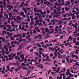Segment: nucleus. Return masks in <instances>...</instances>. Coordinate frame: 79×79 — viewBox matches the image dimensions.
Segmentation results:
<instances>
[{
  "instance_id": "f257e3e1",
  "label": "nucleus",
  "mask_w": 79,
  "mask_h": 79,
  "mask_svg": "<svg viewBox=\"0 0 79 79\" xmlns=\"http://www.w3.org/2000/svg\"><path fill=\"white\" fill-rule=\"evenodd\" d=\"M59 31V32H58V34H61V32H62V31H61V29L59 28L58 29Z\"/></svg>"
},
{
  "instance_id": "f03ea898",
  "label": "nucleus",
  "mask_w": 79,
  "mask_h": 79,
  "mask_svg": "<svg viewBox=\"0 0 79 79\" xmlns=\"http://www.w3.org/2000/svg\"><path fill=\"white\" fill-rule=\"evenodd\" d=\"M69 76H70V77H74V75L72 74L70 72L69 73Z\"/></svg>"
},
{
  "instance_id": "7ed1b4c3",
  "label": "nucleus",
  "mask_w": 79,
  "mask_h": 79,
  "mask_svg": "<svg viewBox=\"0 0 79 79\" xmlns=\"http://www.w3.org/2000/svg\"><path fill=\"white\" fill-rule=\"evenodd\" d=\"M71 77L68 76L67 77V78H66L65 79H74V78H71Z\"/></svg>"
},
{
  "instance_id": "20e7f679",
  "label": "nucleus",
  "mask_w": 79,
  "mask_h": 79,
  "mask_svg": "<svg viewBox=\"0 0 79 79\" xmlns=\"http://www.w3.org/2000/svg\"><path fill=\"white\" fill-rule=\"evenodd\" d=\"M69 56H68L66 58V59H67L66 60V61H69Z\"/></svg>"
},
{
  "instance_id": "39448f33",
  "label": "nucleus",
  "mask_w": 79,
  "mask_h": 79,
  "mask_svg": "<svg viewBox=\"0 0 79 79\" xmlns=\"http://www.w3.org/2000/svg\"><path fill=\"white\" fill-rule=\"evenodd\" d=\"M20 57L22 59H24V54H23L22 55L20 56Z\"/></svg>"
},
{
  "instance_id": "423d86ee",
  "label": "nucleus",
  "mask_w": 79,
  "mask_h": 79,
  "mask_svg": "<svg viewBox=\"0 0 79 79\" xmlns=\"http://www.w3.org/2000/svg\"><path fill=\"white\" fill-rule=\"evenodd\" d=\"M35 23H36L37 25H39V20H37L35 21Z\"/></svg>"
},
{
  "instance_id": "0eeeda50",
  "label": "nucleus",
  "mask_w": 79,
  "mask_h": 79,
  "mask_svg": "<svg viewBox=\"0 0 79 79\" xmlns=\"http://www.w3.org/2000/svg\"><path fill=\"white\" fill-rule=\"evenodd\" d=\"M34 21H31L30 23V25H34Z\"/></svg>"
},
{
  "instance_id": "6e6552de",
  "label": "nucleus",
  "mask_w": 79,
  "mask_h": 79,
  "mask_svg": "<svg viewBox=\"0 0 79 79\" xmlns=\"http://www.w3.org/2000/svg\"><path fill=\"white\" fill-rule=\"evenodd\" d=\"M4 16L7 19H8V16L7 14H4Z\"/></svg>"
},
{
  "instance_id": "1a4fd4ad",
  "label": "nucleus",
  "mask_w": 79,
  "mask_h": 79,
  "mask_svg": "<svg viewBox=\"0 0 79 79\" xmlns=\"http://www.w3.org/2000/svg\"><path fill=\"white\" fill-rule=\"evenodd\" d=\"M57 42V40H56L55 39L53 40H52L50 41V42Z\"/></svg>"
},
{
  "instance_id": "9d476101",
  "label": "nucleus",
  "mask_w": 79,
  "mask_h": 79,
  "mask_svg": "<svg viewBox=\"0 0 79 79\" xmlns=\"http://www.w3.org/2000/svg\"><path fill=\"white\" fill-rule=\"evenodd\" d=\"M60 67H58V69L55 72V73H58V72H59V71H60V69L59 68Z\"/></svg>"
},
{
  "instance_id": "9b49d317",
  "label": "nucleus",
  "mask_w": 79,
  "mask_h": 79,
  "mask_svg": "<svg viewBox=\"0 0 79 79\" xmlns=\"http://www.w3.org/2000/svg\"><path fill=\"white\" fill-rule=\"evenodd\" d=\"M9 17H10V18H11V17L12 16V13L11 12L9 13Z\"/></svg>"
},
{
  "instance_id": "f8f14e48",
  "label": "nucleus",
  "mask_w": 79,
  "mask_h": 79,
  "mask_svg": "<svg viewBox=\"0 0 79 79\" xmlns=\"http://www.w3.org/2000/svg\"><path fill=\"white\" fill-rule=\"evenodd\" d=\"M23 45L22 44H21L20 45H19V47L20 48H23L24 47V46L22 47Z\"/></svg>"
},
{
  "instance_id": "ddd939ff",
  "label": "nucleus",
  "mask_w": 79,
  "mask_h": 79,
  "mask_svg": "<svg viewBox=\"0 0 79 79\" xmlns=\"http://www.w3.org/2000/svg\"><path fill=\"white\" fill-rule=\"evenodd\" d=\"M72 58H76V55H74V54H72L71 56Z\"/></svg>"
},
{
  "instance_id": "4468645a",
  "label": "nucleus",
  "mask_w": 79,
  "mask_h": 79,
  "mask_svg": "<svg viewBox=\"0 0 79 79\" xmlns=\"http://www.w3.org/2000/svg\"><path fill=\"white\" fill-rule=\"evenodd\" d=\"M65 44V46H68V45H70V43H67Z\"/></svg>"
},
{
  "instance_id": "2eb2a0df",
  "label": "nucleus",
  "mask_w": 79,
  "mask_h": 79,
  "mask_svg": "<svg viewBox=\"0 0 79 79\" xmlns=\"http://www.w3.org/2000/svg\"><path fill=\"white\" fill-rule=\"evenodd\" d=\"M24 27H25V26L22 25L21 30H22V31L24 30Z\"/></svg>"
},
{
  "instance_id": "dca6fc26",
  "label": "nucleus",
  "mask_w": 79,
  "mask_h": 79,
  "mask_svg": "<svg viewBox=\"0 0 79 79\" xmlns=\"http://www.w3.org/2000/svg\"><path fill=\"white\" fill-rule=\"evenodd\" d=\"M9 64H9V66H11V65H13L14 64V62H13V63H10Z\"/></svg>"
},
{
  "instance_id": "f3484780",
  "label": "nucleus",
  "mask_w": 79,
  "mask_h": 79,
  "mask_svg": "<svg viewBox=\"0 0 79 79\" xmlns=\"http://www.w3.org/2000/svg\"><path fill=\"white\" fill-rule=\"evenodd\" d=\"M45 31H46V32H49V30L47 28L45 29Z\"/></svg>"
},
{
  "instance_id": "a211bd4d",
  "label": "nucleus",
  "mask_w": 79,
  "mask_h": 79,
  "mask_svg": "<svg viewBox=\"0 0 79 79\" xmlns=\"http://www.w3.org/2000/svg\"><path fill=\"white\" fill-rule=\"evenodd\" d=\"M37 8L35 7L34 9V12H37Z\"/></svg>"
},
{
  "instance_id": "6ab92c4d",
  "label": "nucleus",
  "mask_w": 79,
  "mask_h": 79,
  "mask_svg": "<svg viewBox=\"0 0 79 79\" xmlns=\"http://www.w3.org/2000/svg\"><path fill=\"white\" fill-rule=\"evenodd\" d=\"M22 37H26V33H23L22 34Z\"/></svg>"
},
{
  "instance_id": "aec40b11",
  "label": "nucleus",
  "mask_w": 79,
  "mask_h": 79,
  "mask_svg": "<svg viewBox=\"0 0 79 79\" xmlns=\"http://www.w3.org/2000/svg\"><path fill=\"white\" fill-rule=\"evenodd\" d=\"M27 67H23L22 68V69H24V70H26V69H27Z\"/></svg>"
},
{
  "instance_id": "412c9836",
  "label": "nucleus",
  "mask_w": 79,
  "mask_h": 79,
  "mask_svg": "<svg viewBox=\"0 0 79 79\" xmlns=\"http://www.w3.org/2000/svg\"><path fill=\"white\" fill-rule=\"evenodd\" d=\"M73 29V27H69V28H68L67 29V30L68 31H69V30H72Z\"/></svg>"
},
{
  "instance_id": "4be33fe9",
  "label": "nucleus",
  "mask_w": 79,
  "mask_h": 79,
  "mask_svg": "<svg viewBox=\"0 0 79 79\" xmlns=\"http://www.w3.org/2000/svg\"><path fill=\"white\" fill-rule=\"evenodd\" d=\"M44 64H46L47 65H50V63L49 62H46V63H45Z\"/></svg>"
},
{
  "instance_id": "5701e85b",
  "label": "nucleus",
  "mask_w": 79,
  "mask_h": 79,
  "mask_svg": "<svg viewBox=\"0 0 79 79\" xmlns=\"http://www.w3.org/2000/svg\"><path fill=\"white\" fill-rule=\"evenodd\" d=\"M24 15V13L23 12H21L20 14V15H22V16H23V15Z\"/></svg>"
},
{
  "instance_id": "b1692460",
  "label": "nucleus",
  "mask_w": 79,
  "mask_h": 79,
  "mask_svg": "<svg viewBox=\"0 0 79 79\" xmlns=\"http://www.w3.org/2000/svg\"><path fill=\"white\" fill-rule=\"evenodd\" d=\"M66 34V32L65 31H64L61 33V34Z\"/></svg>"
},
{
  "instance_id": "393cba45",
  "label": "nucleus",
  "mask_w": 79,
  "mask_h": 79,
  "mask_svg": "<svg viewBox=\"0 0 79 79\" xmlns=\"http://www.w3.org/2000/svg\"><path fill=\"white\" fill-rule=\"evenodd\" d=\"M23 39H20L18 41V42H22V41H23Z\"/></svg>"
},
{
  "instance_id": "a878e982",
  "label": "nucleus",
  "mask_w": 79,
  "mask_h": 79,
  "mask_svg": "<svg viewBox=\"0 0 79 79\" xmlns=\"http://www.w3.org/2000/svg\"><path fill=\"white\" fill-rule=\"evenodd\" d=\"M72 13H74V14H76V11L75 10H72Z\"/></svg>"
},
{
  "instance_id": "bb28decb",
  "label": "nucleus",
  "mask_w": 79,
  "mask_h": 79,
  "mask_svg": "<svg viewBox=\"0 0 79 79\" xmlns=\"http://www.w3.org/2000/svg\"><path fill=\"white\" fill-rule=\"evenodd\" d=\"M68 32H69V33L68 34H67L68 35H69V34H70L71 33H72V31H68Z\"/></svg>"
},
{
  "instance_id": "cd10ccee",
  "label": "nucleus",
  "mask_w": 79,
  "mask_h": 79,
  "mask_svg": "<svg viewBox=\"0 0 79 79\" xmlns=\"http://www.w3.org/2000/svg\"><path fill=\"white\" fill-rule=\"evenodd\" d=\"M24 63H27V59L26 58H25L24 59Z\"/></svg>"
},
{
  "instance_id": "c85d7f7f",
  "label": "nucleus",
  "mask_w": 79,
  "mask_h": 79,
  "mask_svg": "<svg viewBox=\"0 0 79 79\" xmlns=\"http://www.w3.org/2000/svg\"><path fill=\"white\" fill-rule=\"evenodd\" d=\"M13 11H15V13H17L18 11L17 10H16L15 9H13Z\"/></svg>"
},
{
  "instance_id": "c756f323",
  "label": "nucleus",
  "mask_w": 79,
  "mask_h": 79,
  "mask_svg": "<svg viewBox=\"0 0 79 79\" xmlns=\"http://www.w3.org/2000/svg\"><path fill=\"white\" fill-rule=\"evenodd\" d=\"M50 2H48L47 3V6H49V5H50Z\"/></svg>"
},
{
  "instance_id": "7c9ffc66",
  "label": "nucleus",
  "mask_w": 79,
  "mask_h": 79,
  "mask_svg": "<svg viewBox=\"0 0 79 79\" xmlns=\"http://www.w3.org/2000/svg\"><path fill=\"white\" fill-rule=\"evenodd\" d=\"M22 35V34L20 33V34H18L17 36L18 37H19V36H21Z\"/></svg>"
},
{
  "instance_id": "2f4dec72",
  "label": "nucleus",
  "mask_w": 79,
  "mask_h": 79,
  "mask_svg": "<svg viewBox=\"0 0 79 79\" xmlns=\"http://www.w3.org/2000/svg\"><path fill=\"white\" fill-rule=\"evenodd\" d=\"M25 12V14H27V10H24Z\"/></svg>"
},
{
  "instance_id": "473e14b6",
  "label": "nucleus",
  "mask_w": 79,
  "mask_h": 79,
  "mask_svg": "<svg viewBox=\"0 0 79 79\" xmlns=\"http://www.w3.org/2000/svg\"><path fill=\"white\" fill-rule=\"evenodd\" d=\"M75 44L76 45H79V42H77L75 43Z\"/></svg>"
},
{
  "instance_id": "72a5a7b5",
  "label": "nucleus",
  "mask_w": 79,
  "mask_h": 79,
  "mask_svg": "<svg viewBox=\"0 0 79 79\" xmlns=\"http://www.w3.org/2000/svg\"><path fill=\"white\" fill-rule=\"evenodd\" d=\"M65 10H66V11H68V10H69V9H68V7H66L65 8Z\"/></svg>"
},
{
  "instance_id": "f704fd0d",
  "label": "nucleus",
  "mask_w": 79,
  "mask_h": 79,
  "mask_svg": "<svg viewBox=\"0 0 79 79\" xmlns=\"http://www.w3.org/2000/svg\"><path fill=\"white\" fill-rule=\"evenodd\" d=\"M66 54L64 55L63 58H62V59H63V58H66Z\"/></svg>"
},
{
  "instance_id": "c9c22d12",
  "label": "nucleus",
  "mask_w": 79,
  "mask_h": 79,
  "mask_svg": "<svg viewBox=\"0 0 79 79\" xmlns=\"http://www.w3.org/2000/svg\"><path fill=\"white\" fill-rule=\"evenodd\" d=\"M69 72H67L66 73V76H68V75H69Z\"/></svg>"
},
{
  "instance_id": "e433bc0d",
  "label": "nucleus",
  "mask_w": 79,
  "mask_h": 79,
  "mask_svg": "<svg viewBox=\"0 0 79 79\" xmlns=\"http://www.w3.org/2000/svg\"><path fill=\"white\" fill-rule=\"evenodd\" d=\"M61 2H60L59 3V4H58V6H61Z\"/></svg>"
},
{
  "instance_id": "4c0bfd02",
  "label": "nucleus",
  "mask_w": 79,
  "mask_h": 79,
  "mask_svg": "<svg viewBox=\"0 0 79 79\" xmlns=\"http://www.w3.org/2000/svg\"><path fill=\"white\" fill-rule=\"evenodd\" d=\"M6 6H7V8H9L10 7H11V5H7Z\"/></svg>"
},
{
  "instance_id": "58836bf2",
  "label": "nucleus",
  "mask_w": 79,
  "mask_h": 79,
  "mask_svg": "<svg viewBox=\"0 0 79 79\" xmlns=\"http://www.w3.org/2000/svg\"><path fill=\"white\" fill-rule=\"evenodd\" d=\"M49 50H52V49H53V47L51 48V47H49L48 48Z\"/></svg>"
},
{
  "instance_id": "ea45409f",
  "label": "nucleus",
  "mask_w": 79,
  "mask_h": 79,
  "mask_svg": "<svg viewBox=\"0 0 79 79\" xmlns=\"http://www.w3.org/2000/svg\"><path fill=\"white\" fill-rule=\"evenodd\" d=\"M22 68V66H19L18 68V69L19 70L21 69V68Z\"/></svg>"
},
{
  "instance_id": "a19ab883",
  "label": "nucleus",
  "mask_w": 79,
  "mask_h": 79,
  "mask_svg": "<svg viewBox=\"0 0 79 79\" xmlns=\"http://www.w3.org/2000/svg\"><path fill=\"white\" fill-rule=\"evenodd\" d=\"M25 27L26 28H27V29H28V28H29V25H26L25 26Z\"/></svg>"
},
{
  "instance_id": "79ce46f5",
  "label": "nucleus",
  "mask_w": 79,
  "mask_h": 79,
  "mask_svg": "<svg viewBox=\"0 0 79 79\" xmlns=\"http://www.w3.org/2000/svg\"><path fill=\"white\" fill-rule=\"evenodd\" d=\"M2 73L3 74H5V72H4V70H2L1 71Z\"/></svg>"
},
{
  "instance_id": "37998d69",
  "label": "nucleus",
  "mask_w": 79,
  "mask_h": 79,
  "mask_svg": "<svg viewBox=\"0 0 79 79\" xmlns=\"http://www.w3.org/2000/svg\"><path fill=\"white\" fill-rule=\"evenodd\" d=\"M63 15H62V16H63L64 18H66V14H63Z\"/></svg>"
},
{
  "instance_id": "c03bdc74",
  "label": "nucleus",
  "mask_w": 79,
  "mask_h": 79,
  "mask_svg": "<svg viewBox=\"0 0 79 79\" xmlns=\"http://www.w3.org/2000/svg\"><path fill=\"white\" fill-rule=\"evenodd\" d=\"M28 6V3H27L23 5L24 6Z\"/></svg>"
},
{
  "instance_id": "a18cd8bd",
  "label": "nucleus",
  "mask_w": 79,
  "mask_h": 79,
  "mask_svg": "<svg viewBox=\"0 0 79 79\" xmlns=\"http://www.w3.org/2000/svg\"><path fill=\"white\" fill-rule=\"evenodd\" d=\"M72 38H73V37L72 36H70L69 37V40H71V39Z\"/></svg>"
},
{
  "instance_id": "49530a36",
  "label": "nucleus",
  "mask_w": 79,
  "mask_h": 79,
  "mask_svg": "<svg viewBox=\"0 0 79 79\" xmlns=\"http://www.w3.org/2000/svg\"><path fill=\"white\" fill-rule=\"evenodd\" d=\"M16 55V53L14 54H13L12 56L14 57H15V56Z\"/></svg>"
},
{
  "instance_id": "de8ad7c7",
  "label": "nucleus",
  "mask_w": 79,
  "mask_h": 79,
  "mask_svg": "<svg viewBox=\"0 0 79 79\" xmlns=\"http://www.w3.org/2000/svg\"><path fill=\"white\" fill-rule=\"evenodd\" d=\"M39 19V18L37 16L36 17H35V19L36 20L37 19Z\"/></svg>"
},
{
  "instance_id": "09e8293b",
  "label": "nucleus",
  "mask_w": 79,
  "mask_h": 79,
  "mask_svg": "<svg viewBox=\"0 0 79 79\" xmlns=\"http://www.w3.org/2000/svg\"><path fill=\"white\" fill-rule=\"evenodd\" d=\"M35 64H36L35 65L37 66V64H39V62H37V63H35Z\"/></svg>"
},
{
  "instance_id": "8fccbe9b",
  "label": "nucleus",
  "mask_w": 79,
  "mask_h": 79,
  "mask_svg": "<svg viewBox=\"0 0 79 79\" xmlns=\"http://www.w3.org/2000/svg\"><path fill=\"white\" fill-rule=\"evenodd\" d=\"M60 39H63V36H60Z\"/></svg>"
},
{
  "instance_id": "3c124183",
  "label": "nucleus",
  "mask_w": 79,
  "mask_h": 79,
  "mask_svg": "<svg viewBox=\"0 0 79 79\" xmlns=\"http://www.w3.org/2000/svg\"><path fill=\"white\" fill-rule=\"evenodd\" d=\"M41 1V0H37L36 1V2L37 3V2H40Z\"/></svg>"
},
{
  "instance_id": "603ef678",
  "label": "nucleus",
  "mask_w": 79,
  "mask_h": 79,
  "mask_svg": "<svg viewBox=\"0 0 79 79\" xmlns=\"http://www.w3.org/2000/svg\"><path fill=\"white\" fill-rule=\"evenodd\" d=\"M34 51V49H31V50H30V52H32Z\"/></svg>"
},
{
  "instance_id": "864d4df0",
  "label": "nucleus",
  "mask_w": 79,
  "mask_h": 79,
  "mask_svg": "<svg viewBox=\"0 0 79 79\" xmlns=\"http://www.w3.org/2000/svg\"><path fill=\"white\" fill-rule=\"evenodd\" d=\"M47 13H48V14H49V13H50V10H48L47 11Z\"/></svg>"
},
{
  "instance_id": "5fc2aeb1",
  "label": "nucleus",
  "mask_w": 79,
  "mask_h": 79,
  "mask_svg": "<svg viewBox=\"0 0 79 79\" xmlns=\"http://www.w3.org/2000/svg\"><path fill=\"white\" fill-rule=\"evenodd\" d=\"M18 35H14L13 37H18V36H17Z\"/></svg>"
},
{
  "instance_id": "6e6d98bb",
  "label": "nucleus",
  "mask_w": 79,
  "mask_h": 79,
  "mask_svg": "<svg viewBox=\"0 0 79 79\" xmlns=\"http://www.w3.org/2000/svg\"><path fill=\"white\" fill-rule=\"evenodd\" d=\"M43 0H41V2H40V3H41V4H42L44 3V2H43Z\"/></svg>"
},
{
  "instance_id": "4d7b16f0",
  "label": "nucleus",
  "mask_w": 79,
  "mask_h": 79,
  "mask_svg": "<svg viewBox=\"0 0 79 79\" xmlns=\"http://www.w3.org/2000/svg\"><path fill=\"white\" fill-rule=\"evenodd\" d=\"M31 36H27V37L26 38V39H28V38H30V37Z\"/></svg>"
},
{
  "instance_id": "13d9d810",
  "label": "nucleus",
  "mask_w": 79,
  "mask_h": 79,
  "mask_svg": "<svg viewBox=\"0 0 79 79\" xmlns=\"http://www.w3.org/2000/svg\"><path fill=\"white\" fill-rule=\"evenodd\" d=\"M53 56V54L52 53H51L50 54V56L51 57H52V56Z\"/></svg>"
},
{
  "instance_id": "bf43d9fd",
  "label": "nucleus",
  "mask_w": 79,
  "mask_h": 79,
  "mask_svg": "<svg viewBox=\"0 0 79 79\" xmlns=\"http://www.w3.org/2000/svg\"><path fill=\"white\" fill-rule=\"evenodd\" d=\"M23 5L21 4L19 6L20 8H21V7H23Z\"/></svg>"
},
{
  "instance_id": "052dcab7",
  "label": "nucleus",
  "mask_w": 79,
  "mask_h": 79,
  "mask_svg": "<svg viewBox=\"0 0 79 79\" xmlns=\"http://www.w3.org/2000/svg\"><path fill=\"white\" fill-rule=\"evenodd\" d=\"M27 40L26 39H24L23 40V42H26V41H27Z\"/></svg>"
},
{
  "instance_id": "680f3d73",
  "label": "nucleus",
  "mask_w": 79,
  "mask_h": 79,
  "mask_svg": "<svg viewBox=\"0 0 79 79\" xmlns=\"http://www.w3.org/2000/svg\"><path fill=\"white\" fill-rule=\"evenodd\" d=\"M2 32H3L4 33H5V34H6V31H2Z\"/></svg>"
},
{
  "instance_id": "e2e57ef3",
  "label": "nucleus",
  "mask_w": 79,
  "mask_h": 79,
  "mask_svg": "<svg viewBox=\"0 0 79 79\" xmlns=\"http://www.w3.org/2000/svg\"><path fill=\"white\" fill-rule=\"evenodd\" d=\"M77 30H76L75 32L73 33V34H74V33H77Z\"/></svg>"
},
{
  "instance_id": "0e129e2a",
  "label": "nucleus",
  "mask_w": 79,
  "mask_h": 79,
  "mask_svg": "<svg viewBox=\"0 0 79 79\" xmlns=\"http://www.w3.org/2000/svg\"><path fill=\"white\" fill-rule=\"evenodd\" d=\"M20 18V16H17L16 17V18H17V19H19V18Z\"/></svg>"
},
{
  "instance_id": "69168bd1",
  "label": "nucleus",
  "mask_w": 79,
  "mask_h": 79,
  "mask_svg": "<svg viewBox=\"0 0 79 79\" xmlns=\"http://www.w3.org/2000/svg\"><path fill=\"white\" fill-rule=\"evenodd\" d=\"M32 48H34V49H36L37 48V46L33 47Z\"/></svg>"
},
{
  "instance_id": "338daca9",
  "label": "nucleus",
  "mask_w": 79,
  "mask_h": 79,
  "mask_svg": "<svg viewBox=\"0 0 79 79\" xmlns=\"http://www.w3.org/2000/svg\"><path fill=\"white\" fill-rule=\"evenodd\" d=\"M30 71H31V70H28V71H27V73L29 74V73H30Z\"/></svg>"
},
{
  "instance_id": "774afa93",
  "label": "nucleus",
  "mask_w": 79,
  "mask_h": 79,
  "mask_svg": "<svg viewBox=\"0 0 79 79\" xmlns=\"http://www.w3.org/2000/svg\"><path fill=\"white\" fill-rule=\"evenodd\" d=\"M67 4H70V2L67 1L66 2Z\"/></svg>"
}]
</instances>
